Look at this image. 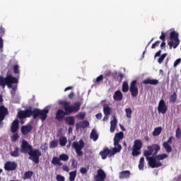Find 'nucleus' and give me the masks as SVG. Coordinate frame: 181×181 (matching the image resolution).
Listing matches in <instances>:
<instances>
[{
  "label": "nucleus",
  "mask_w": 181,
  "mask_h": 181,
  "mask_svg": "<svg viewBox=\"0 0 181 181\" xmlns=\"http://www.w3.org/2000/svg\"><path fill=\"white\" fill-rule=\"evenodd\" d=\"M139 170H144V163H139Z\"/></svg>",
  "instance_id": "nucleus-58"
},
{
  "label": "nucleus",
  "mask_w": 181,
  "mask_h": 181,
  "mask_svg": "<svg viewBox=\"0 0 181 181\" xmlns=\"http://www.w3.org/2000/svg\"><path fill=\"white\" fill-rule=\"evenodd\" d=\"M181 59H177V60L175 61L174 62V67H177L180 64Z\"/></svg>",
  "instance_id": "nucleus-53"
},
{
  "label": "nucleus",
  "mask_w": 181,
  "mask_h": 181,
  "mask_svg": "<svg viewBox=\"0 0 181 181\" xmlns=\"http://www.w3.org/2000/svg\"><path fill=\"white\" fill-rule=\"evenodd\" d=\"M56 180L57 181H64L65 180V178L63 175H57V177H56Z\"/></svg>",
  "instance_id": "nucleus-47"
},
{
  "label": "nucleus",
  "mask_w": 181,
  "mask_h": 181,
  "mask_svg": "<svg viewBox=\"0 0 181 181\" xmlns=\"http://www.w3.org/2000/svg\"><path fill=\"white\" fill-rule=\"evenodd\" d=\"M116 127H117V126H111L110 125V132H114V131H115Z\"/></svg>",
  "instance_id": "nucleus-61"
},
{
  "label": "nucleus",
  "mask_w": 181,
  "mask_h": 181,
  "mask_svg": "<svg viewBox=\"0 0 181 181\" xmlns=\"http://www.w3.org/2000/svg\"><path fill=\"white\" fill-rule=\"evenodd\" d=\"M119 152H121V147L118 148L114 147L112 150L106 148L103 151H101L99 155L101 156L102 159L105 160L106 158H111V156H114L115 153H118Z\"/></svg>",
  "instance_id": "nucleus-6"
},
{
  "label": "nucleus",
  "mask_w": 181,
  "mask_h": 181,
  "mask_svg": "<svg viewBox=\"0 0 181 181\" xmlns=\"http://www.w3.org/2000/svg\"><path fill=\"white\" fill-rule=\"evenodd\" d=\"M160 43V41H156L152 45L151 49H155L156 47H158L159 46V44Z\"/></svg>",
  "instance_id": "nucleus-49"
},
{
  "label": "nucleus",
  "mask_w": 181,
  "mask_h": 181,
  "mask_svg": "<svg viewBox=\"0 0 181 181\" xmlns=\"http://www.w3.org/2000/svg\"><path fill=\"white\" fill-rule=\"evenodd\" d=\"M125 112H126L127 118H129V119L132 118V109H131V107L126 108Z\"/></svg>",
  "instance_id": "nucleus-38"
},
{
  "label": "nucleus",
  "mask_w": 181,
  "mask_h": 181,
  "mask_svg": "<svg viewBox=\"0 0 181 181\" xmlns=\"http://www.w3.org/2000/svg\"><path fill=\"white\" fill-rule=\"evenodd\" d=\"M166 46V42H165V41H163V42L160 44V47L161 49L163 47H165Z\"/></svg>",
  "instance_id": "nucleus-62"
},
{
  "label": "nucleus",
  "mask_w": 181,
  "mask_h": 181,
  "mask_svg": "<svg viewBox=\"0 0 181 181\" xmlns=\"http://www.w3.org/2000/svg\"><path fill=\"white\" fill-rule=\"evenodd\" d=\"M124 139V132H119V133H116L114 137V146L116 149L120 147V151L122 149V146L119 144V141L121 139Z\"/></svg>",
  "instance_id": "nucleus-12"
},
{
  "label": "nucleus",
  "mask_w": 181,
  "mask_h": 181,
  "mask_svg": "<svg viewBox=\"0 0 181 181\" xmlns=\"http://www.w3.org/2000/svg\"><path fill=\"white\" fill-rule=\"evenodd\" d=\"M20 151L21 153H28L29 156L28 159L32 160L35 165L39 163V159L40 156H42V151L39 149L33 148V146L29 144L26 140H23L21 141Z\"/></svg>",
  "instance_id": "nucleus-2"
},
{
  "label": "nucleus",
  "mask_w": 181,
  "mask_h": 181,
  "mask_svg": "<svg viewBox=\"0 0 181 181\" xmlns=\"http://www.w3.org/2000/svg\"><path fill=\"white\" fill-rule=\"evenodd\" d=\"M31 115L33 117V110L32 107H29L25 110H20L18 112V117L19 119H25V118H30Z\"/></svg>",
  "instance_id": "nucleus-10"
},
{
  "label": "nucleus",
  "mask_w": 181,
  "mask_h": 181,
  "mask_svg": "<svg viewBox=\"0 0 181 181\" xmlns=\"http://www.w3.org/2000/svg\"><path fill=\"white\" fill-rule=\"evenodd\" d=\"M62 170H64V172H69L70 168H69L67 165H63Z\"/></svg>",
  "instance_id": "nucleus-54"
},
{
  "label": "nucleus",
  "mask_w": 181,
  "mask_h": 181,
  "mask_svg": "<svg viewBox=\"0 0 181 181\" xmlns=\"http://www.w3.org/2000/svg\"><path fill=\"white\" fill-rule=\"evenodd\" d=\"M168 154L166 153H163V154H159L158 156H155L154 158H156V159L157 160H163V159H166V158H168Z\"/></svg>",
  "instance_id": "nucleus-33"
},
{
  "label": "nucleus",
  "mask_w": 181,
  "mask_h": 181,
  "mask_svg": "<svg viewBox=\"0 0 181 181\" xmlns=\"http://www.w3.org/2000/svg\"><path fill=\"white\" fill-rule=\"evenodd\" d=\"M59 105H63L64 111H75L77 112L80 111V107H81V103L80 102H76L74 104V105H70V102H66L64 100H59Z\"/></svg>",
  "instance_id": "nucleus-4"
},
{
  "label": "nucleus",
  "mask_w": 181,
  "mask_h": 181,
  "mask_svg": "<svg viewBox=\"0 0 181 181\" xmlns=\"http://www.w3.org/2000/svg\"><path fill=\"white\" fill-rule=\"evenodd\" d=\"M95 117H96L97 119H101V118H103V114L98 113V114H96Z\"/></svg>",
  "instance_id": "nucleus-57"
},
{
  "label": "nucleus",
  "mask_w": 181,
  "mask_h": 181,
  "mask_svg": "<svg viewBox=\"0 0 181 181\" xmlns=\"http://www.w3.org/2000/svg\"><path fill=\"white\" fill-rule=\"evenodd\" d=\"M122 93H128L129 91V86L128 85V82L124 81L122 86Z\"/></svg>",
  "instance_id": "nucleus-32"
},
{
  "label": "nucleus",
  "mask_w": 181,
  "mask_h": 181,
  "mask_svg": "<svg viewBox=\"0 0 181 181\" xmlns=\"http://www.w3.org/2000/svg\"><path fill=\"white\" fill-rule=\"evenodd\" d=\"M75 121L76 119L73 116H69L65 118V122L69 126L74 125L76 124Z\"/></svg>",
  "instance_id": "nucleus-24"
},
{
  "label": "nucleus",
  "mask_w": 181,
  "mask_h": 181,
  "mask_svg": "<svg viewBox=\"0 0 181 181\" xmlns=\"http://www.w3.org/2000/svg\"><path fill=\"white\" fill-rule=\"evenodd\" d=\"M69 90H73V87L72 86H69V87H67L64 89V91H69Z\"/></svg>",
  "instance_id": "nucleus-63"
},
{
  "label": "nucleus",
  "mask_w": 181,
  "mask_h": 181,
  "mask_svg": "<svg viewBox=\"0 0 181 181\" xmlns=\"http://www.w3.org/2000/svg\"><path fill=\"white\" fill-rule=\"evenodd\" d=\"M123 95L121 90H116L113 95V100L115 101H122Z\"/></svg>",
  "instance_id": "nucleus-22"
},
{
  "label": "nucleus",
  "mask_w": 181,
  "mask_h": 181,
  "mask_svg": "<svg viewBox=\"0 0 181 181\" xmlns=\"http://www.w3.org/2000/svg\"><path fill=\"white\" fill-rule=\"evenodd\" d=\"M158 111L160 114H166L168 112V106H166V103L164 100H160L159 101Z\"/></svg>",
  "instance_id": "nucleus-18"
},
{
  "label": "nucleus",
  "mask_w": 181,
  "mask_h": 181,
  "mask_svg": "<svg viewBox=\"0 0 181 181\" xmlns=\"http://www.w3.org/2000/svg\"><path fill=\"white\" fill-rule=\"evenodd\" d=\"M18 83H19L18 78L12 75L7 76L6 78L0 76V87H2V88H5L6 86H7L8 88L16 90L17 86L13 87L12 85L18 84Z\"/></svg>",
  "instance_id": "nucleus-3"
},
{
  "label": "nucleus",
  "mask_w": 181,
  "mask_h": 181,
  "mask_svg": "<svg viewBox=\"0 0 181 181\" xmlns=\"http://www.w3.org/2000/svg\"><path fill=\"white\" fill-rule=\"evenodd\" d=\"M162 53V50H158L156 53V54H155V56H154V57H159V56H160V54Z\"/></svg>",
  "instance_id": "nucleus-59"
},
{
  "label": "nucleus",
  "mask_w": 181,
  "mask_h": 181,
  "mask_svg": "<svg viewBox=\"0 0 181 181\" xmlns=\"http://www.w3.org/2000/svg\"><path fill=\"white\" fill-rule=\"evenodd\" d=\"M170 39L171 41L168 42L170 49H176L179 45H180V40H179V33L175 31H172L170 34Z\"/></svg>",
  "instance_id": "nucleus-7"
},
{
  "label": "nucleus",
  "mask_w": 181,
  "mask_h": 181,
  "mask_svg": "<svg viewBox=\"0 0 181 181\" xmlns=\"http://www.w3.org/2000/svg\"><path fill=\"white\" fill-rule=\"evenodd\" d=\"M13 69L15 74H19V66L14 65Z\"/></svg>",
  "instance_id": "nucleus-46"
},
{
  "label": "nucleus",
  "mask_w": 181,
  "mask_h": 181,
  "mask_svg": "<svg viewBox=\"0 0 181 181\" xmlns=\"http://www.w3.org/2000/svg\"><path fill=\"white\" fill-rule=\"evenodd\" d=\"M129 175H131L129 170L122 171L119 173V179H127L129 177Z\"/></svg>",
  "instance_id": "nucleus-26"
},
{
  "label": "nucleus",
  "mask_w": 181,
  "mask_h": 181,
  "mask_svg": "<svg viewBox=\"0 0 181 181\" xmlns=\"http://www.w3.org/2000/svg\"><path fill=\"white\" fill-rule=\"evenodd\" d=\"M160 40H162V42H165L166 39V35L165 34V33H163V31L161 32V35L160 36Z\"/></svg>",
  "instance_id": "nucleus-48"
},
{
  "label": "nucleus",
  "mask_w": 181,
  "mask_h": 181,
  "mask_svg": "<svg viewBox=\"0 0 181 181\" xmlns=\"http://www.w3.org/2000/svg\"><path fill=\"white\" fill-rule=\"evenodd\" d=\"M147 148L148 150L144 151V156H146V160L148 161V166H151L152 169L160 168L162 163L160 161H156V158H154V156L158 155V152L160 151V146L158 144H152L151 146H148Z\"/></svg>",
  "instance_id": "nucleus-1"
},
{
  "label": "nucleus",
  "mask_w": 181,
  "mask_h": 181,
  "mask_svg": "<svg viewBox=\"0 0 181 181\" xmlns=\"http://www.w3.org/2000/svg\"><path fill=\"white\" fill-rule=\"evenodd\" d=\"M103 80H104V76L103 75H100L99 76H98L96 78V79L93 80V83L95 84H97V83H100V81H103Z\"/></svg>",
  "instance_id": "nucleus-40"
},
{
  "label": "nucleus",
  "mask_w": 181,
  "mask_h": 181,
  "mask_svg": "<svg viewBox=\"0 0 181 181\" xmlns=\"http://www.w3.org/2000/svg\"><path fill=\"white\" fill-rule=\"evenodd\" d=\"M66 144H67V138L64 136H62L59 138V145L61 146H66Z\"/></svg>",
  "instance_id": "nucleus-37"
},
{
  "label": "nucleus",
  "mask_w": 181,
  "mask_h": 181,
  "mask_svg": "<svg viewBox=\"0 0 181 181\" xmlns=\"http://www.w3.org/2000/svg\"><path fill=\"white\" fill-rule=\"evenodd\" d=\"M103 112L105 115L108 116L110 114H111V107L107 104H105L103 105Z\"/></svg>",
  "instance_id": "nucleus-29"
},
{
  "label": "nucleus",
  "mask_w": 181,
  "mask_h": 181,
  "mask_svg": "<svg viewBox=\"0 0 181 181\" xmlns=\"http://www.w3.org/2000/svg\"><path fill=\"white\" fill-rule=\"evenodd\" d=\"M32 176H33V171H26L23 176V179L24 180H26V179H30L32 177Z\"/></svg>",
  "instance_id": "nucleus-31"
},
{
  "label": "nucleus",
  "mask_w": 181,
  "mask_h": 181,
  "mask_svg": "<svg viewBox=\"0 0 181 181\" xmlns=\"http://www.w3.org/2000/svg\"><path fill=\"white\" fill-rule=\"evenodd\" d=\"M143 84H151V86H156L159 84V80L158 79H152L151 78H148L142 81Z\"/></svg>",
  "instance_id": "nucleus-19"
},
{
  "label": "nucleus",
  "mask_w": 181,
  "mask_h": 181,
  "mask_svg": "<svg viewBox=\"0 0 181 181\" xmlns=\"http://www.w3.org/2000/svg\"><path fill=\"white\" fill-rule=\"evenodd\" d=\"M166 56H168L167 53H164L158 59V63H159V64H162V63H163V60H165V59H166Z\"/></svg>",
  "instance_id": "nucleus-39"
},
{
  "label": "nucleus",
  "mask_w": 181,
  "mask_h": 181,
  "mask_svg": "<svg viewBox=\"0 0 181 181\" xmlns=\"http://www.w3.org/2000/svg\"><path fill=\"white\" fill-rule=\"evenodd\" d=\"M77 176V170L71 171L69 173V181L76 180V177Z\"/></svg>",
  "instance_id": "nucleus-34"
},
{
  "label": "nucleus",
  "mask_w": 181,
  "mask_h": 181,
  "mask_svg": "<svg viewBox=\"0 0 181 181\" xmlns=\"http://www.w3.org/2000/svg\"><path fill=\"white\" fill-rule=\"evenodd\" d=\"M51 163L54 165H57L58 166H63V163L60 160L59 157H53Z\"/></svg>",
  "instance_id": "nucleus-25"
},
{
  "label": "nucleus",
  "mask_w": 181,
  "mask_h": 181,
  "mask_svg": "<svg viewBox=\"0 0 181 181\" xmlns=\"http://www.w3.org/2000/svg\"><path fill=\"white\" fill-rule=\"evenodd\" d=\"M90 122L87 120H83L79 123L76 124V129H80L81 128H87V127H89Z\"/></svg>",
  "instance_id": "nucleus-21"
},
{
  "label": "nucleus",
  "mask_w": 181,
  "mask_h": 181,
  "mask_svg": "<svg viewBox=\"0 0 181 181\" xmlns=\"http://www.w3.org/2000/svg\"><path fill=\"white\" fill-rule=\"evenodd\" d=\"M72 148L75 149L77 156H83V152L81 151L84 148V141L80 139L79 141H74Z\"/></svg>",
  "instance_id": "nucleus-9"
},
{
  "label": "nucleus",
  "mask_w": 181,
  "mask_h": 181,
  "mask_svg": "<svg viewBox=\"0 0 181 181\" xmlns=\"http://www.w3.org/2000/svg\"><path fill=\"white\" fill-rule=\"evenodd\" d=\"M58 145L57 140H53L49 143V148H57Z\"/></svg>",
  "instance_id": "nucleus-42"
},
{
  "label": "nucleus",
  "mask_w": 181,
  "mask_h": 181,
  "mask_svg": "<svg viewBox=\"0 0 181 181\" xmlns=\"http://www.w3.org/2000/svg\"><path fill=\"white\" fill-rule=\"evenodd\" d=\"M10 155L11 156H12L13 158H18L20 155V153H19V147L18 146H16L14 148V150L11 151L10 153Z\"/></svg>",
  "instance_id": "nucleus-28"
},
{
  "label": "nucleus",
  "mask_w": 181,
  "mask_h": 181,
  "mask_svg": "<svg viewBox=\"0 0 181 181\" xmlns=\"http://www.w3.org/2000/svg\"><path fill=\"white\" fill-rule=\"evenodd\" d=\"M0 52L1 53L4 52V39H2V37H0Z\"/></svg>",
  "instance_id": "nucleus-45"
},
{
  "label": "nucleus",
  "mask_w": 181,
  "mask_h": 181,
  "mask_svg": "<svg viewBox=\"0 0 181 181\" xmlns=\"http://www.w3.org/2000/svg\"><path fill=\"white\" fill-rule=\"evenodd\" d=\"M59 160L63 162H67V160H69V155L66 154V153H62L61 155H59Z\"/></svg>",
  "instance_id": "nucleus-36"
},
{
  "label": "nucleus",
  "mask_w": 181,
  "mask_h": 181,
  "mask_svg": "<svg viewBox=\"0 0 181 181\" xmlns=\"http://www.w3.org/2000/svg\"><path fill=\"white\" fill-rule=\"evenodd\" d=\"M84 118H86V115L84 113L80 114L78 116V119H84Z\"/></svg>",
  "instance_id": "nucleus-55"
},
{
  "label": "nucleus",
  "mask_w": 181,
  "mask_h": 181,
  "mask_svg": "<svg viewBox=\"0 0 181 181\" xmlns=\"http://www.w3.org/2000/svg\"><path fill=\"white\" fill-rule=\"evenodd\" d=\"M69 98L70 100H73V98H74V92H71L69 94Z\"/></svg>",
  "instance_id": "nucleus-56"
},
{
  "label": "nucleus",
  "mask_w": 181,
  "mask_h": 181,
  "mask_svg": "<svg viewBox=\"0 0 181 181\" xmlns=\"http://www.w3.org/2000/svg\"><path fill=\"white\" fill-rule=\"evenodd\" d=\"M47 114H49V110L47 109L40 110L38 108H34L33 110V118L34 119H36L37 117H40L41 120L46 121Z\"/></svg>",
  "instance_id": "nucleus-5"
},
{
  "label": "nucleus",
  "mask_w": 181,
  "mask_h": 181,
  "mask_svg": "<svg viewBox=\"0 0 181 181\" xmlns=\"http://www.w3.org/2000/svg\"><path fill=\"white\" fill-rule=\"evenodd\" d=\"M18 139H19V134H18V133H16L13 135L11 141H13V142H16Z\"/></svg>",
  "instance_id": "nucleus-44"
},
{
  "label": "nucleus",
  "mask_w": 181,
  "mask_h": 181,
  "mask_svg": "<svg viewBox=\"0 0 181 181\" xmlns=\"http://www.w3.org/2000/svg\"><path fill=\"white\" fill-rule=\"evenodd\" d=\"M144 161H145V158L144 157H141L140 158L139 163H144Z\"/></svg>",
  "instance_id": "nucleus-64"
},
{
  "label": "nucleus",
  "mask_w": 181,
  "mask_h": 181,
  "mask_svg": "<svg viewBox=\"0 0 181 181\" xmlns=\"http://www.w3.org/2000/svg\"><path fill=\"white\" fill-rule=\"evenodd\" d=\"M17 168H18V164L15 161H7L4 164V169L8 172L11 170H16Z\"/></svg>",
  "instance_id": "nucleus-16"
},
{
  "label": "nucleus",
  "mask_w": 181,
  "mask_h": 181,
  "mask_svg": "<svg viewBox=\"0 0 181 181\" xmlns=\"http://www.w3.org/2000/svg\"><path fill=\"white\" fill-rule=\"evenodd\" d=\"M18 129H19V120L15 119L13 120L11 124V132H13V134H15V132H17Z\"/></svg>",
  "instance_id": "nucleus-23"
},
{
  "label": "nucleus",
  "mask_w": 181,
  "mask_h": 181,
  "mask_svg": "<svg viewBox=\"0 0 181 181\" xmlns=\"http://www.w3.org/2000/svg\"><path fill=\"white\" fill-rule=\"evenodd\" d=\"M117 77L119 78L120 81H122V79L124 78V75H123V74L119 73Z\"/></svg>",
  "instance_id": "nucleus-60"
},
{
  "label": "nucleus",
  "mask_w": 181,
  "mask_h": 181,
  "mask_svg": "<svg viewBox=\"0 0 181 181\" xmlns=\"http://www.w3.org/2000/svg\"><path fill=\"white\" fill-rule=\"evenodd\" d=\"M117 122H118V120H117V118H114L113 120L110 122V126H116L117 127Z\"/></svg>",
  "instance_id": "nucleus-50"
},
{
  "label": "nucleus",
  "mask_w": 181,
  "mask_h": 181,
  "mask_svg": "<svg viewBox=\"0 0 181 181\" xmlns=\"http://www.w3.org/2000/svg\"><path fill=\"white\" fill-rule=\"evenodd\" d=\"M90 139H93V141H94V142H95V141H97L98 139V134L94 129H92V131L90 132Z\"/></svg>",
  "instance_id": "nucleus-27"
},
{
  "label": "nucleus",
  "mask_w": 181,
  "mask_h": 181,
  "mask_svg": "<svg viewBox=\"0 0 181 181\" xmlns=\"http://www.w3.org/2000/svg\"><path fill=\"white\" fill-rule=\"evenodd\" d=\"M176 100H177V94L176 92H173V94L170 96V103L175 104V103H176Z\"/></svg>",
  "instance_id": "nucleus-35"
},
{
  "label": "nucleus",
  "mask_w": 181,
  "mask_h": 181,
  "mask_svg": "<svg viewBox=\"0 0 181 181\" xmlns=\"http://www.w3.org/2000/svg\"><path fill=\"white\" fill-rule=\"evenodd\" d=\"M175 136L177 139H181V129L180 127H177L175 132Z\"/></svg>",
  "instance_id": "nucleus-41"
},
{
  "label": "nucleus",
  "mask_w": 181,
  "mask_h": 181,
  "mask_svg": "<svg viewBox=\"0 0 181 181\" xmlns=\"http://www.w3.org/2000/svg\"><path fill=\"white\" fill-rule=\"evenodd\" d=\"M141 149H142V141L139 139H136L134 141V143L132 149V156H139V155H141Z\"/></svg>",
  "instance_id": "nucleus-8"
},
{
  "label": "nucleus",
  "mask_w": 181,
  "mask_h": 181,
  "mask_svg": "<svg viewBox=\"0 0 181 181\" xmlns=\"http://www.w3.org/2000/svg\"><path fill=\"white\" fill-rule=\"evenodd\" d=\"M32 131V125L27 124L21 127V132L23 135H28Z\"/></svg>",
  "instance_id": "nucleus-20"
},
{
  "label": "nucleus",
  "mask_w": 181,
  "mask_h": 181,
  "mask_svg": "<svg viewBox=\"0 0 181 181\" xmlns=\"http://www.w3.org/2000/svg\"><path fill=\"white\" fill-rule=\"evenodd\" d=\"M4 35H5V28H4V27L0 26V36L1 37H2V36H4Z\"/></svg>",
  "instance_id": "nucleus-51"
},
{
  "label": "nucleus",
  "mask_w": 181,
  "mask_h": 181,
  "mask_svg": "<svg viewBox=\"0 0 181 181\" xmlns=\"http://www.w3.org/2000/svg\"><path fill=\"white\" fill-rule=\"evenodd\" d=\"M71 112H76L74 110H58L57 113H56V119L57 121H63L64 119V116L65 115H70Z\"/></svg>",
  "instance_id": "nucleus-11"
},
{
  "label": "nucleus",
  "mask_w": 181,
  "mask_h": 181,
  "mask_svg": "<svg viewBox=\"0 0 181 181\" xmlns=\"http://www.w3.org/2000/svg\"><path fill=\"white\" fill-rule=\"evenodd\" d=\"M9 114L8 111V108L5 107L4 105L0 106V127H4V119H5V117Z\"/></svg>",
  "instance_id": "nucleus-14"
},
{
  "label": "nucleus",
  "mask_w": 181,
  "mask_h": 181,
  "mask_svg": "<svg viewBox=\"0 0 181 181\" xmlns=\"http://www.w3.org/2000/svg\"><path fill=\"white\" fill-rule=\"evenodd\" d=\"M107 174L104 172V170H98V174L95 175L94 179L95 181H105Z\"/></svg>",
  "instance_id": "nucleus-17"
},
{
  "label": "nucleus",
  "mask_w": 181,
  "mask_h": 181,
  "mask_svg": "<svg viewBox=\"0 0 181 181\" xmlns=\"http://www.w3.org/2000/svg\"><path fill=\"white\" fill-rule=\"evenodd\" d=\"M162 133V127H156L153 132V136H159Z\"/></svg>",
  "instance_id": "nucleus-30"
},
{
  "label": "nucleus",
  "mask_w": 181,
  "mask_h": 181,
  "mask_svg": "<svg viewBox=\"0 0 181 181\" xmlns=\"http://www.w3.org/2000/svg\"><path fill=\"white\" fill-rule=\"evenodd\" d=\"M136 80L132 81L129 87V91L132 97H138L139 91L138 86H136Z\"/></svg>",
  "instance_id": "nucleus-15"
},
{
  "label": "nucleus",
  "mask_w": 181,
  "mask_h": 181,
  "mask_svg": "<svg viewBox=\"0 0 181 181\" xmlns=\"http://www.w3.org/2000/svg\"><path fill=\"white\" fill-rule=\"evenodd\" d=\"M173 141H175V137L170 136L168 141L163 143V147L166 151L167 153H170V152H172V146H170V144H172V142H173Z\"/></svg>",
  "instance_id": "nucleus-13"
},
{
  "label": "nucleus",
  "mask_w": 181,
  "mask_h": 181,
  "mask_svg": "<svg viewBox=\"0 0 181 181\" xmlns=\"http://www.w3.org/2000/svg\"><path fill=\"white\" fill-rule=\"evenodd\" d=\"M88 169L89 168H81L80 169V173L82 174V175H86V173H87L88 172Z\"/></svg>",
  "instance_id": "nucleus-43"
},
{
  "label": "nucleus",
  "mask_w": 181,
  "mask_h": 181,
  "mask_svg": "<svg viewBox=\"0 0 181 181\" xmlns=\"http://www.w3.org/2000/svg\"><path fill=\"white\" fill-rule=\"evenodd\" d=\"M71 166L74 168V169H77V163H76V159L72 160Z\"/></svg>",
  "instance_id": "nucleus-52"
}]
</instances>
